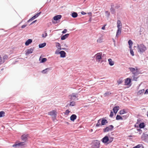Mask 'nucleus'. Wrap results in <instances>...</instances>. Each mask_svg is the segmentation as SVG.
<instances>
[{
    "instance_id": "obj_21",
    "label": "nucleus",
    "mask_w": 148,
    "mask_h": 148,
    "mask_svg": "<svg viewBox=\"0 0 148 148\" xmlns=\"http://www.w3.org/2000/svg\"><path fill=\"white\" fill-rule=\"evenodd\" d=\"M8 58V56L7 55H5L3 56V59H2V58L1 57V59L4 61V62L5 61L7 60Z\"/></svg>"
},
{
    "instance_id": "obj_2",
    "label": "nucleus",
    "mask_w": 148,
    "mask_h": 148,
    "mask_svg": "<svg viewBox=\"0 0 148 148\" xmlns=\"http://www.w3.org/2000/svg\"><path fill=\"white\" fill-rule=\"evenodd\" d=\"M137 48L138 51L140 53H143L147 50L146 47L143 44L138 45Z\"/></svg>"
},
{
    "instance_id": "obj_30",
    "label": "nucleus",
    "mask_w": 148,
    "mask_h": 148,
    "mask_svg": "<svg viewBox=\"0 0 148 148\" xmlns=\"http://www.w3.org/2000/svg\"><path fill=\"white\" fill-rule=\"evenodd\" d=\"M116 119L117 120H123V118L122 117H121L120 115H117L116 117Z\"/></svg>"
},
{
    "instance_id": "obj_58",
    "label": "nucleus",
    "mask_w": 148,
    "mask_h": 148,
    "mask_svg": "<svg viewBox=\"0 0 148 148\" xmlns=\"http://www.w3.org/2000/svg\"><path fill=\"white\" fill-rule=\"evenodd\" d=\"M143 135H142V138H143Z\"/></svg>"
},
{
    "instance_id": "obj_59",
    "label": "nucleus",
    "mask_w": 148,
    "mask_h": 148,
    "mask_svg": "<svg viewBox=\"0 0 148 148\" xmlns=\"http://www.w3.org/2000/svg\"><path fill=\"white\" fill-rule=\"evenodd\" d=\"M97 148H99V147H97Z\"/></svg>"
},
{
    "instance_id": "obj_5",
    "label": "nucleus",
    "mask_w": 148,
    "mask_h": 148,
    "mask_svg": "<svg viewBox=\"0 0 148 148\" xmlns=\"http://www.w3.org/2000/svg\"><path fill=\"white\" fill-rule=\"evenodd\" d=\"M113 126L112 125L106 127L103 129V132H106L111 131L113 129Z\"/></svg>"
},
{
    "instance_id": "obj_28",
    "label": "nucleus",
    "mask_w": 148,
    "mask_h": 148,
    "mask_svg": "<svg viewBox=\"0 0 148 148\" xmlns=\"http://www.w3.org/2000/svg\"><path fill=\"white\" fill-rule=\"evenodd\" d=\"M46 45V43H41L39 45V47L40 48H41L45 46Z\"/></svg>"
},
{
    "instance_id": "obj_1",
    "label": "nucleus",
    "mask_w": 148,
    "mask_h": 148,
    "mask_svg": "<svg viewBox=\"0 0 148 148\" xmlns=\"http://www.w3.org/2000/svg\"><path fill=\"white\" fill-rule=\"evenodd\" d=\"M104 56V54H103L102 53L100 52L96 54L95 56L94 57L96 62H102L103 61V58Z\"/></svg>"
},
{
    "instance_id": "obj_12",
    "label": "nucleus",
    "mask_w": 148,
    "mask_h": 148,
    "mask_svg": "<svg viewBox=\"0 0 148 148\" xmlns=\"http://www.w3.org/2000/svg\"><path fill=\"white\" fill-rule=\"evenodd\" d=\"M121 32V28H118L116 32V36L118 37L120 34Z\"/></svg>"
},
{
    "instance_id": "obj_44",
    "label": "nucleus",
    "mask_w": 148,
    "mask_h": 148,
    "mask_svg": "<svg viewBox=\"0 0 148 148\" xmlns=\"http://www.w3.org/2000/svg\"><path fill=\"white\" fill-rule=\"evenodd\" d=\"M47 70H49V68H47V69H46L45 70H43L42 71V73H46V71Z\"/></svg>"
},
{
    "instance_id": "obj_32",
    "label": "nucleus",
    "mask_w": 148,
    "mask_h": 148,
    "mask_svg": "<svg viewBox=\"0 0 148 148\" xmlns=\"http://www.w3.org/2000/svg\"><path fill=\"white\" fill-rule=\"evenodd\" d=\"M5 112L3 111L0 112V117H3L5 116Z\"/></svg>"
},
{
    "instance_id": "obj_7",
    "label": "nucleus",
    "mask_w": 148,
    "mask_h": 148,
    "mask_svg": "<svg viewBox=\"0 0 148 148\" xmlns=\"http://www.w3.org/2000/svg\"><path fill=\"white\" fill-rule=\"evenodd\" d=\"M131 82V79L130 78H127L125 80V85H129Z\"/></svg>"
},
{
    "instance_id": "obj_52",
    "label": "nucleus",
    "mask_w": 148,
    "mask_h": 148,
    "mask_svg": "<svg viewBox=\"0 0 148 148\" xmlns=\"http://www.w3.org/2000/svg\"><path fill=\"white\" fill-rule=\"evenodd\" d=\"M40 13H41V12H40L36 14V15L37 16V17H38L40 15Z\"/></svg>"
},
{
    "instance_id": "obj_49",
    "label": "nucleus",
    "mask_w": 148,
    "mask_h": 148,
    "mask_svg": "<svg viewBox=\"0 0 148 148\" xmlns=\"http://www.w3.org/2000/svg\"><path fill=\"white\" fill-rule=\"evenodd\" d=\"M145 94H148V89L146 90L145 92Z\"/></svg>"
},
{
    "instance_id": "obj_53",
    "label": "nucleus",
    "mask_w": 148,
    "mask_h": 148,
    "mask_svg": "<svg viewBox=\"0 0 148 148\" xmlns=\"http://www.w3.org/2000/svg\"><path fill=\"white\" fill-rule=\"evenodd\" d=\"M110 11L111 12H112V11L114 12V9H113L112 8H111L110 9Z\"/></svg>"
},
{
    "instance_id": "obj_8",
    "label": "nucleus",
    "mask_w": 148,
    "mask_h": 148,
    "mask_svg": "<svg viewBox=\"0 0 148 148\" xmlns=\"http://www.w3.org/2000/svg\"><path fill=\"white\" fill-rule=\"evenodd\" d=\"M33 50L34 49L32 48L27 49L26 51V54L27 55L32 53L33 51Z\"/></svg>"
},
{
    "instance_id": "obj_51",
    "label": "nucleus",
    "mask_w": 148,
    "mask_h": 148,
    "mask_svg": "<svg viewBox=\"0 0 148 148\" xmlns=\"http://www.w3.org/2000/svg\"><path fill=\"white\" fill-rule=\"evenodd\" d=\"M36 21H37V20H35V21H33L32 22V23H31L30 25H31V24H33L34 23H35L36 22Z\"/></svg>"
},
{
    "instance_id": "obj_10",
    "label": "nucleus",
    "mask_w": 148,
    "mask_h": 148,
    "mask_svg": "<svg viewBox=\"0 0 148 148\" xmlns=\"http://www.w3.org/2000/svg\"><path fill=\"white\" fill-rule=\"evenodd\" d=\"M61 17L62 16L61 15H57L54 16L53 18V19L54 20L57 21L59 19H60Z\"/></svg>"
},
{
    "instance_id": "obj_38",
    "label": "nucleus",
    "mask_w": 148,
    "mask_h": 148,
    "mask_svg": "<svg viewBox=\"0 0 148 148\" xmlns=\"http://www.w3.org/2000/svg\"><path fill=\"white\" fill-rule=\"evenodd\" d=\"M70 111L68 110H67L65 112L64 114L65 115H68L69 114V113H70Z\"/></svg>"
},
{
    "instance_id": "obj_6",
    "label": "nucleus",
    "mask_w": 148,
    "mask_h": 148,
    "mask_svg": "<svg viewBox=\"0 0 148 148\" xmlns=\"http://www.w3.org/2000/svg\"><path fill=\"white\" fill-rule=\"evenodd\" d=\"M130 70L132 73L135 74V73H138V69L137 68V67H136L135 68L130 67L129 68Z\"/></svg>"
},
{
    "instance_id": "obj_23",
    "label": "nucleus",
    "mask_w": 148,
    "mask_h": 148,
    "mask_svg": "<svg viewBox=\"0 0 148 148\" xmlns=\"http://www.w3.org/2000/svg\"><path fill=\"white\" fill-rule=\"evenodd\" d=\"M137 73H135L133 74V75L132 76V77L133 78V80L135 81H137V79L138 78V77H137L136 75Z\"/></svg>"
},
{
    "instance_id": "obj_17",
    "label": "nucleus",
    "mask_w": 148,
    "mask_h": 148,
    "mask_svg": "<svg viewBox=\"0 0 148 148\" xmlns=\"http://www.w3.org/2000/svg\"><path fill=\"white\" fill-rule=\"evenodd\" d=\"M70 97L71 100H74L77 97L74 93H73L72 95H71Z\"/></svg>"
},
{
    "instance_id": "obj_15",
    "label": "nucleus",
    "mask_w": 148,
    "mask_h": 148,
    "mask_svg": "<svg viewBox=\"0 0 148 148\" xmlns=\"http://www.w3.org/2000/svg\"><path fill=\"white\" fill-rule=\"evenodd\" d=\"M101 125H105L108 123L107 120L104 119H102L101 121Z\"/></svg>"
},
{
    "instance_id": "obj_27",
    "label": "nucleus",
    "mask_w": 148,
    "mask_h": 148,
    "mask_svg": "<svg viewBox=\"0 0 148 148\" xmlns=\"http://www.w3.org/2000/svg\"><path fill=\"white\" fill-rule=\"evenodd\" d=\"M108 61L109 62V64L110 65H114V62L112 60V59L111 58L109 59L108 60Z\"/></svg>"
},
{
    "instance_id": "obj_47",
    "label": "nucleus",
    "mask_w": 148,
    "mask_h": 148,
    "mask_svg": "<svg viewBox=\"0 0 148 148\" xmlns=\"http://www.w3.org/2000/svg\"><path fill=\"white\" fill-rule=\"evenodd\" d=\"M141 145L139 144L136 146V148H139L141 147Z\"/></svg>"
},
{
    "instance_id": "obj_16",
    "label": "nucleus",
    "mask_w": 148,
    "mask_h": 148,
    "mask_svg": "<svg viewBox=\"0 0 148 148\" xmlns=\"http://www.w3.org/2000/svg\"><path fill=\"white\" fill-rule=\"evenodd\" d=\"M27 135H23L22 136L21 139L23 141H25L27 140Z\"/></svg>"
},
{
    "instance_id": "obj_9",
    "label": "nucleus",
    "mask_w": 148,
    "mask_h": 148,
    "mask_svg": "<svg viewBox=\"0 0 148 148\" xmlns=\"http://www.w3.org/2000/svg\"><path fill=\"white\" fill-rule=\"evenodd\" d=\"M109 141V138L108 136H106L103 138L102 139V141L103 143H106Z\"/></svg>"
},
{
    "instance_id": "obj_42",
    "label": "nucleus",
    "mask_w": 148,
    "mask_h": 148,
    "mask_svg": "<svg viewBox=\"0 0 148 148\" xmlns=\"http://www.w3.org/2000/svg\"><path fill=\"white\" fill-rule=\"evenodd\" d=\"M123 82V81L120 79H119L118 81H117V82L119 84H121Z\"/></svg>"
},
{
    "instance_id": "obj_25",
    "label": "nucleus",
    "mask_w": 148,
    "mask_h": 148,
    "mask_svg": "<svg viewBox=\"0 0 148 148\" xmlns=\"http://www.w3.org/2000/svg\"><path fill=\"white\" fill-rule=\"evenodd\" d=\"M101 119H99L96 125V126L97 127H99L101 125Z\"/></svg>"
},
{
    "instance_id": "obj_45",
    "label": "nucleus",
    "mask_w": 148,
    "mask_h": 148,
    "mask_svg": "<svg viewBox=\"0 0 148 148\" xmlns=\"http://www.w3.org/2000/svg\"><path fill=\"white\" fill-rule=\"evenodd\" d=\"M67 32V30L66 29H64V30L62 32V33L63 34H65Z\"/></svg>"
},
{
    "instance_id": "obj_46",
    "label": "nucleus",
    "mask_w": 148,
    "mask_h": 148,
    "mask_svg": "<svg viewBox=\"0 0 148 148\" xmlns=\"http://www.w3.org/2000/svg\"><path fill=\"white\" fill-rule=\"evenodd\" d=\"M97 41L98 42L100 43L102 42L101 39L100 38H99L97 40Z\"/></svg>"
},
{
    "instance_id": "obj_35",
    "label": "nucleus",
    "mask_w": 148,
    "mask_h": 148,
    "mask_svg": "<svg viewBox=\"0 0 148 148\" xmlns=\"http://www.w3.org/2000/svg\"><path fill=\"white\" fill-rule=\"evenodd\" d=\"M56 46L58 49H61V46L60 45L59 43L57 42L56 43Z\"/></svg>"
},
{
    "instance_id": "obj_11",
    "label": "nucleus",
    "mask_w": 148,
    "mask_h": 148,
    "mask_svg": "<svg viewBox=\"0 0 148 148\" xmlns=\"http://www.w3.org/2000/svg\"><path fill=\"white\" fill-rule=\"evenodd\" d=\"M60 57L62 58H64L66 56V53L64 51H61L60 52Z\"/></svg>"
},
{
    "instance_id": "obj_34",
    "label": "nucleus",
    "mask_w": 148,
    "mask_h": 148,
    "mask_svg": "<svg viewBox=\"0 0 148 148\" xmlns=\"http://www.w3.org/2000/svg\"><path fill=\"white\" fill-rule=\"evenodd\" d=\"M145 91L144 89H142L139 90L138 92V95H140L141 94L143 93Z\"/></svg>"
},
{
    "instance_id": "obj_56",
    "label": "nucleus",
    "mask_w": 148,
    "mask_h": 148,
    "mask_svg": "<svg viewBox=\"0 0 148 148\" xmlns=\"http://www.w3.org/2000/svg\"><path fill=\"white\" fill-rule=\"evenodd\" d=\"M52 22L53 23H55V22H54V21H52Z\"/></svg>"
},
{
    "instance_id": "obj_48",
    "label": "nucleus",
    "mask_w": 148,
    "mask_h": 148,
    "mask_svg": "<svg viewBox=\"0 0 148 148\" xmlns=\"http://www.w3.org/2000/svg\"><path fill=\"white\" fill-rule=\"evenodd\" d=\"M27 26V25H24L21 26L22 28H24Z\"/></svg>"
},
{
    "instance_id": "obj_26",
    "label": "nucleus",
    "mask_w": 148,
    "mask_h": 148,
    "mask_svg": "<svg viewBox=\"0 0 148 148\" xmlns=\"http://www.w3.org/2000/svg\"><path fill=\"white\" fill-rule=\"evenodd\" d=\"M126 113L127 112L125 109L121 110L119 112V114H123Z\"/></svg>"
},
{
    "instance_id": "obj_20",
    "label": "nucleus",
    "mask_w": 148,
    "mask_h": 148,
    "mask_svg": "<svg viewBox=\"0 0 148 148\" xmlns=\"http://www.w3.org/2000/svg\"><path fill=\"white\" fill-rule=\"evenodd\" d=\"M76 117L77 116L75 114H73L70 117V119L71 121H73L76 119Z\"/></svg>"
},
{
    "instance_id": "obj_40",
    "label": "nucleus",
    "mask_w": 148,
    "mask_h": 148,
    "mask_svg": "<svg viewBox=\"0 0 148 148\" xmlns=\"http://www.w3.org/2000/svg\"><path fill=\"white\" fill-rule=\"evenodd\" d=\"M47 33L45 32L44 34H43L42 35V37L43 38H45L47 36Z\"/></svg>"
},
{
    "instance_id": "obj_18",
    "label": "nucleus",
    "mask_w": 148,
    "mask_h": 148,
    "mask_svg": "<svg viewBox=\"0 0 148 148\" xmlns=\"http://www.w3.org/2000/svg\"><path fill=\"white\" fill-rule=\"evenodd\" d=\"M69 35V34H67L65 35L62 36L61 37V39L62 40H64L67 38Z\"/></svg>"
},
{
    "instance_id": "obj_3",
    "label": "nucleus",
    "mask_w": 148,
    "mask_h": 148,
    "mask_svg": "<svg viewBox=\"0 0 148 148\" xmlns=\"http://www.w3.org/2000/svg\"><path fill=\"white\" fill-rule=\"evenodd\" d=\"M25 145L24 142H22L19 143H18L16 142L14 145H12V147H14L18 148L19 147H21L24 146Z\"/></svg>"
},
{
    "instance_id": "obj_57",
    "label": "nucleus",
    "mask_w": 148,
    "mask_h": 148,
    "mask_svg": "<svg viewBox=\"0 0 148 148\" xmlns=\"http://www.w3.org/2000/svg\"><path fill=\"white\" fill-rule=\"evenodd\" d=\"M132 148H136V146H135V147H134Z\"/></svg>"
},
{
    "instance_id": "obj_19",
    "label": "nucleus",
    "mask_w": 148,
    "mask_h": 148,
    "mask_svg": "<svg viewBox=\"0 0 148 148\" xmlns=\"http://www.w3.org/2000/svg\"><path fill=\"white\" fill-rule=\"evenodd\" d=\"M32 42V40L31 39H28L26 41L25 43V45L26 46H28Z\"/></svg>"
},
{
    "instance_id": "obj_37",
    "label": "nucleus",
    "mask_w": 148,
    "mask_h": 148,
    "mask_svg": "<svg viewBox=\"0 0 148 148\" xmlns=\"http://www.w3.org/2000/svg\"><path fill=\"white\" fill-rule=\"evenodd\" d=\"M130 49V53L131 54V55L132 56H134V51L132 50V48H131V49Z\"/></svg>"
},
{
    "instance_id": "obj_55",
    "label": "nucleus",
    "mask_w": 148,
    "mask_h": 148,
    "mask_svg": "<svg viewBox=\"0 0 148 148\" xmlns=\"http://www.w3.org/2000/svg\"><path fill=\"white\" fill-rule=\"evenodd\" d=\"M106 13H108V16H109L110 15V13L109 12H108V11H106Z\"/></svg>"
},
{
    "instance_id": "obj_54",
    "label": "nucleus",
    "mask_w": 148,
    "mask_h": 148,
    "mask_svg": "<svg viewBox=\"0 0 148 148\" xmlns=\"http://www.w3.org/2000/svg\"><path fill=\"white\" fill-rule=\"evenodd\" d=\"M81 13L82 14H86V13H85V12H82Z\"/></svg>"
},
{
    "instance_id": "obj_50",
    "label": "nucleus",
    "mask_w": 148,
    "mask_h": 148,
    "mask_svg": "<svg viewBox=\"0 0 148 148\" xmlns=\"http://www.w3.org/2000/svg\"><path fill=\"white\" fill-rule=\"evenodd\" d=\"M105 26H106V25H105L103 26V27H102L101 28L102 29L104 30L105 28Z\"/></svg>"
},
{
    "instance_id": "obj_24",
    "label": "nucleus",
    "mask_w": 148,
    "mask_h": 148,
    "mask_svg": "<svg viewBox=\"0 0 148 148\" xmlns=\"http://www.w3.org/2000/svg\"><path fill=\"white\" fill-rule=\"evenodd\" d=\"M78 14L76 12H73L71 14L72 16L74 18H76Z\"/></svg>"
},
{
    "instance_id": "obj_43",
    "label": "nucleus",
    "mask_w": 148,
    "mask_h": 148,
    "mask_svg": "<svg viewBox=\"0 0 148 148\" xmlns=\"http://www.w3.org/2000/svg\"><path fill=\"white\" fill-rule=\"evenodd\" d=\"M114 115V114L111 111L110 112V116L111 117H112Z\"/></svg>"
},
{
    "instance_id": "obj_14",
    "label": "nucleus",
    "mask_w": 148,
    "mask_h": 148,
    "mask_svg": "<svg viewBox=\"0 0 148 148\" xmlns=\"http://www.w3.org/2000/svg\"><path fill=\"white\" fill-rule=\"evenodd\" d=\"M119 109V107L117 106L114 107L113 109V110L114 113L116 114L118 110Z\"/></svg>"
},
{
    "instance_id": "obj_33",
    "label": "nucleus",
    "mask_w": 148,
    "mask_h": 148,
    "mask_svg": "<svg viewBox=\"0 0 148 148\" xmlns=\"http://www.w3.org/2000/svg\"><path fill=\"white\" fill-rule=\"evenodd\" d=\"M37 16H36V14L33 17H32L28 21V22H29L30 21H32V20H34V19H35V18L37 17Z\"/></svg>"
},
{
    "instance_id": "obj_13",
    "label": "nucleus",
    "mask_w": 148,
    "mask_h": 148,
    "mask_svg": "<svg viewBox=\"0 0 148 148\" xmlns=\"http://www.w3.org/2000/svg\"><path fill=\"white\" fill-rule=\"evenodd\" d=\"M117 28H122V24L120 20L117 21Z\"/></svg>"
},
{
    "instance_id": "obj_36",
    "label": "nucleus",
    "mask_w": 148,
    "mask_h": 148,
    "mask_svg": "<svg viewBox=\"0 0 148 148\" xmlns=\"http://www.w3.org/2000/svg\"><path fill=\"white\" fill-rule=\"evenodd\" d=\"M75 105V102L74 101L71 102L69 104L70 106H74Z\"/></svg>"
},
{
    "instance_id": "obj_39",
    "label": "nucleus",
    "mask_w": 148,
    "mask_h": 148,
    "mask_svg": "<svg viewBox=\"0 0 148 148\" xmlns=\"http://www.w3.org/2000/svg\"><path fill=\"white\" fill-rule=\"evenodd\" d=\"M47 60V59L46 58H43L42 59V60L41 61V62H45Z\"/></svg>"
},
{
    "instance_id": "obj_29",
    "label": "nucleus",
    "mask_w": 148,
    "mask_h": 148,
    "mask_svg": "<svg viewBox=\"0 0 148 148\" xmlns=\"http://www.w3.org/2000/svg\"><path fill=\"white\" fill-rule=\"evenodd\" d=\"M145 126V125L144 123H142L140 124L139 127L140 128H144Z\"/></svg>"
},
{
    "instance_id": "obj_4",
    "label": "nucleus",
    "mask_w": 148,
    "mask_h": 148,
    "mask_svg": "<svg viewBox=\"0 0 148 148\" xmlns=\"http://www.w3.org/2000/svg\"><path fill=\"white\" fill-rule=\"evenodd\" d=\"M57 112L56 110H53L48 113V114L49 115L51 116L52 118L56 119L57 116Z\"/></svg>"
},
{
    "instance_id": "obj_22",
    "label": "nucleus",
    "mask_w": 148,
    "mask_h": 148,
    "mask_svg": "<svg viewBox=\"0 0 148 148\" xmlns=\"http://www.w3.org/2000/svg\"><path fill=\"white\" fill-rule=\"evenodd\" d=\"M128 43L129 45V48L131 49L133 45V42L131 40H130L128 41Z\"/></svg>"
},
{
    "instance_id": "obj_41",
    "label": "nucleus",
    "mask_w": 148,
    "mask_h": 148,
    "mask_svg": "<svg viewBox=\"0 0 148 148\" xmlns=\"http://www.w3.org/2000/svg\"><path fill=\"white\" fill-rule=\"evenodd\" d=\"M61 49H58L56 51L55 53L57 54H60L59 51Z\"/></svg>"
},
{
    "instance_id": "obj_31",
    "label": "nucleus",
    "mask_w": 148,
    "mask_h": 148,
    "mask_svg": "<svg viewBox=\"0 0 148 148\" xmlns=\"http://www.w3.org/2000/svg\"><path fill=\"white\" fill-rule=\"evenodd\" d=\"M111 93L110 91H107L103 95L104 97H106L110 95Z\"/></svg>"
}]
</instances>
